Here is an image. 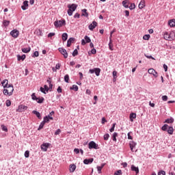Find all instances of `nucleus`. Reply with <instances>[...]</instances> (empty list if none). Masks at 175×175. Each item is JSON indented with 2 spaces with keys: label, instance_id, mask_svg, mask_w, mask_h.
I'll use <instances>...</instances> for the list:
<instances>
[{
  "label": "nucleus",
  "instance_id": "nucleus-1",
  "mask_svg": "<svg viewBox=\"0 0 175 175\" xmlns=\"http://www.w3.org/2000/svg\"><path fill=\"white\" fill-rule=\"evenodd\" d=\"M6 89H4L3 91V94L5 95H8L9 96H11V95H13V91H14V88H13V85L9 84L5 87Z\"/></svg>",
  "mask_w": 175,
  "mask_h": 175
},
{
  "label": "nucleus",
  "instance_id": "nucleus-2",
  "mask_svg": "<svg viewBox=\"0 0 175 175\" xmlns=\"http://www.w3.org/2000/svg\"><path fill=\"white\" fill-rule=\"evenodd\" d=\"M175 38V32H165L164 33V39L165 40H174Z\"/></svg>",
  "mask_w": 175,
  "mask_h": 175
},
{
  "label": "nucleus",
  "instance_id": "nucleus-3",
  "mask_svg": "<svg viewBox=\"0 0 175 175\" xmlns=\"http://www.w3.org/2000/svg\"><path fill=\"white\" fill-rule=\"evenodd\" d=\"M67 8H68V10L67 11V13L68 16H72L73 14V12L77 9V4H68L67 5Z\"/></svg>",
  "mask_w": 175,
  "mask_h": 175
},
{
  "label": "nucleus",
  "instance_id": "nucleus-4",
  "mask_svg": "<svg viewBox=\"0 0 175 175\" xmlns=\"http://www.w3.org/2000/svg\"><path fill=\"white\" fill-rule=\"evenodd\" d=\"M90 150L94 148V150H98L99 148L98 144L95 142L92 141L88 144Z\"/></svg>",
  "mask_w": 175,
  "mask_h": 175
},
{
  "label": "nucleus",
  "instance_id": "nucleus-5",
  "mask_svg": "<svg viewBox=\"0 0 175 175\" xmlns=\"http://www.w3.org/2000/svg\"><path fill=\"white\" fill-rule=\"evenodd\" d=\"M90 73H95L96 76H99L100 75V68H95L94 69H90L89 70Z\"/></svg>",
  "mask_w": 175,
  "mask_h": 175
},
{
  "label": "nucleus",
  "instance_id": "nucleus-6",
  "mask_svg": "<svg viewBox=\"0 0 175 175\" xmlns=\"http://www.w3.org/2000/svg\"><path fill=\"white\" fill-rule=\"evenodd\" d=\"M10 35L11 36H12V38H14L16 39L18 38V35H20V31H18V30L17 29H14L10 32Z\"/></svg>",
  "mask_w": 175,
  "mask_h": 175
},
{
  "label": "nucleus",
  "instance_id": "nucleus-7",
  "mask_svg": "<svg viewBox=\"0 0 175 175\" xmlns=\"http://www.w3.org/2000/svg\"><path fill=\"white\" fill-rule=\"evenodd\" d=\"M65 24V20L63 21H56L54 22V25L56 28H58L59 27H62Z\"/></svg>",
  "mask_w": 175,
  "mask_h": 175
},
{
  "label": "nucleus",
  "instance_id": "nucleus-8",
  "mask_svg": "<svg viewBox=\"0 0 175 175\" xmlns=\"http://www.w3.org/2000/svg\"><path fill=\"white\" fill-rule=\"evenodd\" d=\"M84 39L81 40V44L83 46H84L85 43H91V38H90V37H88V36H85Z\"/></svg>",
  "mask_w": 175,
  "mask_h": 175
},
{
  "label": "nucleus",
  "instance_id": "nucleus-9",
  "mask_svg": "<svg viewBox=\"0 0 175 175\" xmlns=\"http://www.w3.org/2000/svg\"><path fill=\"white\" fill-rule=\"evenodd\" d=\"M59 51L62 54V55H64V58H68V52L66 51V49L64 48H59Z\"/></svg>",
  "mask_w": 175,
  "mask_h": 175
},
{
  "label": "nucleus",
  "instance_id": "nucleus-10",
  "mask_svg": "<svg viewBox=\"0 0 175 175\" xmlns=\"http://www.w3.org/2000/svg\"><path fill=\"white\" fill-rule=\"evenodd\" d=\"M27 107L24 105H21L18 106L17 111H19L20 113H23V111H25L27 110Z\"/></svg>",
  "mask_w": 175,
  "mask_h": 175
},
{
  "label": "nucleus",
  "instance_id": "nucleus-11",
  "mask_svg": "<svg viewBox=\"0 0 175 175\" xmlns=\"http://www.w3.org/2000/svg\"><path fill=\"white\" fill-rule=\"evenodd\" d=\"M148 72L149 73V75H152L154 77H158V72H157V71H155V70H154L153 68H150L148 70Z\"/></svg>",
  "mask_w": 175,
  "mask_h": 175
},
{
  "label": "nucleus",
  "instance_id": "nucleus-12",
  "mask_svg": "<svg viewBox=\"0 0 175 175\" xmlns=\"http://www.w3.org/2000/svg\"><path fill=\"white\" fill-rule=\"evenodd\" d=\"M96 25H98V23H96V21H93L92 23L89 25V29H90V31H94V29L96 28Z\"/></svg>",
  "mask_w": 175,
  "mask_h": 175
},
{
  "label": "nucleus",
  "instance_id": "nucleus-13",
  "mask_svg": "<svg viewBox=\"0 0 175 175\" xmlns=\"http://www.w3.org/2000/svg\"><path fill=\"white\" fill-rule=\"evenodd\" d=\"M136 142H133V141H131L129 142V146H130V148L131 150V151H133V148H135V147H136Z\"/></svg>",
  "mask_w": 175,
  "mask_h": 175
},
{
  "label": "nucleus",
  "instance_id": "nucleus-14",
  "mask_svg": "<svg viewBox=\"0 0 175 175\" xmlns=\"http://www.w3.org/2000/svg\"><path fill=\"white\" fill-rule=\"evenodd\" d=\"M75 42L74 38H70L67 41V47H70V44Z\"/></svg>",
  "mask_w": 175,
  "mask_h": 175
},
{
  "label": "nucleus",
  "instance_id": "nucleus-15",
  "mask_svg": "<svg viewBox=\"0 0 175 175\" xmlns=\"http://www.w3.org/2000/svg\"><path fill=\"white\" fill-rule=\"evenodd\" d=\"M92 162H94V159H85L83 161V163H85V165H89V163H92Z\"/></svg>",
  "mask_w": 175,
  "mask_h": 175
},
{
  "label": "nucleus",
  "instance_id": "nucleus-16",
  "mask_svg": "<svg viewBox=\"0 0 175 175\" xmlns=\"http://www.w3.org/2000/svg\"><path fill=\"white\" fill-rule=\"evenodd\" d=\"M47 148H49V144L41 145V150H42V151H47Z\"/></svg>",
  "mask_w": 175,
  "mask_h": 175
},
{
  "label": "nucleus",
  "instance_id": "nucleus-17",
  "mask_svg": "<svg viewBox=\"0 0 175 175\" xmlns=\"http://www.w3.org/2000/svg\"><path fill=\"white\" fill-rule=\"evenodd\" d=\"M145 3L146 1L144 0L141 1L138 5L139 9H143L146 6Z\"/></svg>",
  "mask_w": 175,
  "mask_h": 175
},
{
  "label": "nucleus",
  "instance_id": "nucleus-18",
  "mask_svg": "<svg viewBox=\"0 0 175 175\" xmlns=\"http://www.w3.org/2000/svg\"><path fill=\"white\" fill-rule=\"evenodd\" d=\"M131 170L135 172L136 174H139V167H135V165H131Z\"/></svg>",
  "mask_w": 175,
  "mask_h": 175
},
{
  "label": "nucleus",
  "instance_id": "nucleus-19",
  "mask_svg": "<svg viewBox=\"0 0 175 175\" xmlns=\"http://www.w3.org/2000/svg\"><path fill=\"white\" fill-rule=\"evenodd\" d=\"M27 8H28V1H25L23 2V5L21 6V8L23 9V10H27Z\"/></svg>",
  "mask_w": 175,
  "mask_h": 175
},
{
  "label": "nucleus",
  "instance_id": "nucleus-20",
  "mask_svg": "<svg viewBox=\"0 0 175 175\" xmlns=\"http://www.w3.org/2000/svg\"><path fill=\"white\" fill-rule=\"evenodd\" d=\"M1 84L3 88H6V87L9 85V81H8V79H5L3 82H1Z\"/></svg>",
  "mask_w": 175,
  "mask_h": 175
},
{
  "label": "nucleus",
  "instance_id": "nucleus-21",
  "mask_svg": "<svg viewBox=\"0 0 175 175\" xmlns=\"http://www.w3.org/2000/svg\"><path fill=\"white\" fill-rule=\"evenodd\" d=\"M167 133L170 135H173V132H174V129L172 126H168V129L167 130Z\"/></svg>",
  "mask_w": 175,
  "mask_h": 175
},
{
  "label": "nucleus",
  "instance_id": "nucleus-22",
  "mask_svg": "<svg viewBox=\"0 0 175 175\" xmlns=\"http://www.w3.org/2000/svg\"><path fill=\"white\" fill-rule=\"evenodd\" d=\"M76 170V165L71 164L70 165V173H73Z\"/></svg>",
  "mask_w": 175,
  "mask_h": 175
},
{
  "label": "nucleus",
  "instance_id": "nucleus-23",
  "mask_svg": "<svg viewBox=\"0 0 175 175\" xmlns=\"http://www.w3.org/2000/svg\"><path fill=\"white\" fill-rule=\"evenodd\" d=\"M135 118H136V113H131L130 114V121H131V122H133V120H134Z\"/></svg>",
  "mask_w": 175,
  "mask_h": 175
},
{
  "label": "nucleus",
  "instance_id": "nucleus-24",
  "mask_svg": "<svg viewBox=\"0 0 175 175\" xmlns=\"http://www.w3.org/2000/svg\"><path fill=\"white\" fill-rule=\"evenodd\" d=\"M168 25H170V27H175V19H172L169 21Z\"/></svg>",
  "mask_w": 175,
  "mask_h": 175
},
{
  "label": "nucleus",
  "instance_id": "nucleus-25",
  "mask_svg": "<svg viewBox=\"0 0 175 175\" xmlns=\"http://www.w3.org/2000/svg\"><path fill=\"white\" fill-rule=\"evenodd\" d=\"M62 40L64 42H66V40H68V33H64L62 36Z\"/></svg>",
  "mask_w": 175,
  "mask_h": 175
},
{
  "label": "nucleus",
  "instance_id": "nucleus-26",
  "mask_svg": "<svg viewBox=\"0 0 175 175\" xmlns=\"http://www.w3.org/2000/svg\"><path fill=\"white\" fill-rule=\"evenodd\" d=\"M25 55H23L22 56H21L20 55H17V58H18V61H24V59H25Z\"/></svg>",
  "mask_w": 175,
  "mask_h": 175
},
{
  "label": "nucleus",
  "instance_id": "nucleus-27",
  "mask_svg": "<svg viewBox=\"0 0 175 175\" xmlns=\"http://www.w3.org/2000/svg\"><path fill=\"white\" fill-rule=\"evenodd\" d=\"M105 167V163L102 164L101 166H98L97 167V170L99 174L102 173V169Z\"/></svg>",
  "mask_w": 175,
  "mask_h": 175
},
{
  "label": "nucleus",
  "instance_id": "nucleus-28",
  "mask_svg": "<svg viewBox=\"0 0 175 175\" xmlns=\"http://www.w3.org/2000/svg\"><path fill=\"white\" fill-rule=\"evenodd\" d=\"M33 114L36 115V117H38V118H39L40 120V118H42V116H40V113H39L37 111H32Z\"/></svg>",
  "mask_w": 175,
  "mask_h": 175
},
{
  "label": "nucleus",
  "instance_id": "nucleus-29",
  "mask_svg": "<svg viewBox=\"0 0 175 175\" xmlns=\"http://www.w3.org/2000/svg\"><path fill=\"white\" fill-rule=\"evenodd\" d=\"M165 122H166L167 124H173V122H174V119H173L172 118L167 119L165 120Z\"/></svg>",
  "mask_w": 175,
  "mask_h": 175
},
{
  "label": "nucleus",
  "instance_id": "nucleus-30",
  "mask_svg": "<svg viewBox=\"0 0 175 175\" xmlns=\"http://www.w3.org/2000/svg\"><path fill=\"white\" fill-rule=\"evenodd\" d=\"M117 136H118V133H113V135H112V140L113 142H117Z\"/></svg>",
  "mask_w": 175,
  "mask_h": 175
},
{
  "label": "nucleus",
  "instance_id": "nucleus-31",
  "mask_svg": "<svg viewBox=\"0 0 175 175\" xmlns=\"http://www.w3.org/2000/svg\"><path fill=\"white\" fill-rule=\"evenodd\" d=\"M22 51L23 53H29V51H31V47H28V48H23L22 49Z\"/></svg>",
  "mask_w": 175,
  "mask_h": 175
},
{
  "label": "nucleus",
  "instance_id": "nucleus-32",
  "mask_svg": "<svg viewBox=\"0 0 175 175\" xmlns=\"http://www.w3.org/2000/svg\"><path fill=\"white\" fill-rule=\"evenodd\" d=\"M122 5L124 6V8H129V5H128V1L124 0L122 1Z\"/></svg>",
  "mask_w": 175,
  "mask_h": 175
},
{
  "label": "nucleus",
  "instance_id": "nucleus-33",
  "mask_svg": "<svg viewBox=\"0 0 175 175\" xmlns=\"http://www.w3.org/2000/svg\"><path fill=\"white\" fill-rule=\"evenodd\" d=\"M83 14L82 16H84V17H88V12H87V10L83 9L82 10Z\"/></svg>",
  "mask_w": 175,
  "mask_h": 175
},
{
  "label": "nucleus",
  "instance_id": "nucleus-34",
  "mask_svg": "<svg viewBox=\"0 0 175 175\" xmlns=\"http://www.w3.org/2000/svg\"><path fill=\"white\" fill-rule=\"evenodd\" d=\"M37 103H43V101L44 100V98H38V100H36Z\"/></svg>",
  "mask_w": 175,
  "mask_h": 175
},
{
  "label": "nucleus",
  "instance_id": "nucleus-35",
  "mask_svg": "<svg viewBox=\"0 0 175 175\" xmlns=\"http://www.w3.org/2000/svg\"><path fill=\"white\" fill-rule=\"evenodd\" d=\"M109 49H111V51H113V42H111V38H109Z\"/></svg>",
  "mask_w": 175,
  "mask_h": 175
},
{
  "label": "nucleus",
  "instance_id": "nucleus-36",
  "mask_svg": "<svg viewBox=\"0 0 175 175\" xmlns=\"http://www.w3.org/2000/svg\"><path fill=\"white\" fill-rule=\"evenodd\" d=\"M168 128H169V125H167V124H164V125L162 126L161 129H162V131H167Z\"/></svg>",
  "mask_w": 175,
  "mask_h": 175
},
{
  "label": "nucleus",
  "instance_id": "nucleus-37",
  "mask_svg": "<svg viewBox=\"0 0 175 175\" xmlns=\"http://www.w3.org/2000/svg\"><path fill=\"white\" fill-rule=\"evenodd\" d=\"M3 24L4 27H8L9 24H10V21L5 20L3 21Z\"/></svg>",
  "mask_w": 175,
  "mask_h": 175
},
{
  "label": "nucleus",
  "instance_id": "nucleus-38",
  "mask_svg": "<svg viewBox=\"0 0 175 175\" xmlns=\"http://www.w3.org/2000/svg\"><path fill=\"white\" fill-rule=\"evenodd\" d=\"M42 122H44V124H46V122H50V120L49 119V116H45L44 118V120L42 121Z\"/></svg>",
  "mask_w": 175,
  "mask_h": 175
},
{
  "label": "nucleus",
  "instance_id": "nucleus-39",
  "mask_svg": "<svg viewBox=\"0 0 175 175\" xmlns=\"http://www.w3.org/2000/svg\"><path fill=\"white\" fill-rule=\"evenodd\" d=\"M150 39V34H146L143 36L144 40H148Z\"/></svg>",
  "mask_w": 175,
  "mask_h": 175
},
{
  "label": "nucleus",
  "instance_id": "nucleus-40",
  "mask_svg": "<svg viewBox=\"0 0 175 175\" xmlns=\"http://www.w3.org/2000/svg\"><path fill=\"white\" fill-rule=\"evenodd\" d=\"M64 81L66 83H69V75H66L64 76Z\"/></svg>",
  "mask_w": 175,
  "mask_h": 175
},
{
  "label": "nucleus",
  "instance_id": "nucleus-41",
  "mask_svg": "<svg viewBox=\"0 0 175 175\" xmlns=\"http://www.w3.org/2000/svg\"><path fill=\"white\" fill-rule=\"evenodd\" d=\"M44 122H42L38 127V131H40V129H42V128L44 126Z\"/></svg>",
  "mask_w": 175,
  "mask_h": 175
},
{
  "label": "nucleus",
  "instance_id": "nucleus-42",
  "mask_svg": "<svg viewBox=\"0 0 175 175\" xmlns=\"http://www.w3.org/2000/svg\"><path fill=\"white\" fill-rule=\"evenodd\" d=\"M116 123H113V124L112 127L109 129V131H110V132H114V129H115V128H116Z\"/></svg>",
  "mask_w": 175,
  "mask_h": 175
},
{
  "label": "nucleus",
  "instance_id": "nucleus-43",
  "mask_svg": "<svg viewBox=\"0 0 175 175\" xmlns=\"http://www.w3.org/2000/svg\"><path fill=\"white\" fill-rule=\"evenodd\" d=\"M31 99H33V100H38V97H36V95H35V93H33L31 94Z\"/></svg>",
  "mask_w": 175,
  "mask_h": 175
},
{
  "label": "nucleus",
  "instance_id": "nucleus-44",
  "mask_svg": "<svg viewBox=\"0 0 175 175\" xmlns=\"http://www.w3.org/2000/svg\"><path fill=\"white\" fill-rule=\"evenodd\" d=\"M1 129H2V131H3L4 132H8V127L5 125H1Z\"/></svg>",
  "mask_w": 175,
  "mask_h": 175
},
{
  "label": "nucleus",
  "instance_id": "nucleus-45",
  "mask_svg": "<svg viewBox=\"0 0 175 175\" xmlns=\"http://www.w3.org/2000/svg\"><path fill=\"white\" fill-rule=\"evenodd\" d=\"M71 89L74 90V91H79V87L77 85H73Z\"/></svg>",
  "mask_w": 175,
  "mask_h": 175
},
{
  "label": "nucleus",
  "instance_id": "nucleus-46",
  "mask_svg": "<svg viewBox=\"0 0 175 175\" xmlns=\"http://www.w3.org/2000/svg\"><path fill=\"white\" fill-rule=\"evenodd\" d=\"M79 54V51H77V49H75L72 53V57H76Z\"/></svg>",
  "mask_w": 175,
  "mask_h": 175
},
{
  "label": "nucleus",
  "instance_id": "nucleus-47",
  "mask_svg": "<svg viewBox=\"0 0 175 175\" xmlns=\"http://www.w3.org/2000/svg\"><path fill=\"white\" fill-rule=\"evenodd\" d=\"M129 8L131 10H133L136 8V5H135V3H131Z\"/></svg>",
  "mask_w": 175,
  "mask_h": 175
},
{
  "label": "nucleus",
  "instance_id": "nucleus-48",
  "mask_svg": "<svg viewBox=\"0 0 175 175\" xmlns=\"http://www.w3.org/2000/svg\"><path fill=\"white\" fill-rule=\"evenodd\" d=\"M121 174H122V171L121 170H119L114 173V175H121Z\"/></svg>",
  "mask_w": 175,
  "mask_h": 175
},
{
  "label": "nucleus",
  "instance_id": "nucleus-49",
  "mask_svg": "<svg viewBox=\"0 0 175 175\" xmlns=\"http://www.w3.org/2000/svg\"><path fill=\"white\" fill-rule=\"evenodd\" d=\"M109 137H110V135L108 133L104 135V140H109Z\"/></svg>",
  "mask_w": 175,
  "mask_h": 175
},
{
  "label": "nucleus",
  "instance_id": "nucleus-50",
  "mask_svg": "<svg viewBox=\"0 0 175 175\" xmlns=\"http://www.w3.org/2000/svg\"><path fill=\"white\" fill-rule=\"evenodd\" d=\"M10 105H12V101H10V100H6V107H9V106H10Z\"/></svg>",
  "mask_w": 175,
  "mask_h": 175
},
{
  "label": "nucleus",
  "instance_id": "nucleus-51",
  "mask_svg": "<svg viewBox=\"0 0 175 175\" xmlns=\"http://www.w3.org/2000/svg\"><path fill=\"white\" fill-rule=\"evenodd\" d=\"M25 158H29V152L28 150L25 152Z\"/></svg>",
  "mask_w": 175,
  "mask_h": 175
},
{
  "label": "nucleus",
  "instance_id": "nucleus-52",
  "mask_svg": "<svg viewBox=\"0 0 175 175\" xmlns=\"http://www.w3.org/2000/svg\"><path fill=\"white\" fill-rule=\"evenodd\" d=\"M158 175H166V172L165 171H160Z\"/></svg>",
  "mask_w": 175,
  "mask_h": 175
},
{
  "label": "nucleus",
  "instance_id": "nucleus-53",
  "mask_svg": "<svg viewBox=\"0 0 175 175\" xmlns=\"http://www.w3.org/2000/svg\"><path fill=\"white\" fill-rule=\"evenodd\" d=\"M161 98L162 100H163L164 102H166V100H167V96H163Z\"/></svg>",
  "mask_w": 175,
  "mask_h": 175
},
{
  "label": "nucleus",
  "instance_id": "nucleus-54",
  "mask_svg": "<svg viewBox=\"0 0 175 175\" xmlns=\"http://www.w3.org/2000/svg\"><path fill=\"white\" fill-rule=\"evenodd\" d=\"M33 57H39V52L35 51L33 53Z\"/></svg>",
  "mask_w": 175,
  "mask_h": 175
},
{
  "label": "nucleus",
  "instance_id": "nucleus-55",
  "mask_svg": "<svg viewBox=\"0 0 175 175\" xmlns=\"http://www.w3.org/2000/svg\"><path fill=\"white\" fill-rule=\"evenodd\" d=\"M54 35H55V33H49L48 34V38H53V36H54Z\"/></svg>",
  "mask_w": 175,
  "mask_h": 175
},
{
  "label": "nucleus",
  "instance_id": "nucleus-56",
  "mask_svg": "<svg viewBox=\"0 0 175 175\" xmlns=\"http://www.w3.org/2000/svg\"><path fill=\"white\" fill-rule=\"evenodd\" d=\"M127 136L129 140H132V139H133L132 136H131V132L128 133Z\"/></svg>",
  "mask_w": 175,
  "mask_h": 175
},
{
  "label": "nucleus",
  "instance_id": "nucleus-57",
  "mask_svg": "<svg viewBox=\"0 0 175 175\" xmlns=\"http://www.w3.org/2000/svg\"><path fill=\"white\" fill-rule=\"evenodd\" d=\"M61 133V129H57L55 132V135H59Z\"/></svg>",
  "mask_w": 175,
  "mask_h": 175
},
{
  "label": "nucleus",
  "instance_id": "nucleus-58",
  "mask_svg": "<svg viewBox=\"0 0 175 175\" xmlns=\"http://www.w3.org/2000/svg\"><path fill=\"white\" fill-rule=\"evenodd\" d=\"M74 152H75V154H79L80 152V150H79V148H75Z\"/></svg>",
  "mask_w": 175,
  "mask_h": 175
},
{
  "label": "nucleus",
  "instance_id": "nucleus-59",
  "mask_svg": "<svg viewBox=\"0 0 175 175\" xmlns=\"http://www.w3.org/2000/svg\"><path fill=\"white\" fill-rule=\"evenodd\" d=\"M91 53H92V54H96V49H95L94 48H93V49L91 50Z\"/></svg>",
  "mask_w": 175,
  "mask_h": 175
},
{
  "label": "nucleus",
  "instance_id": "nucleus-60",
  "mask_svg": "<svg viewBox=\"0 0 175 175\" xmlns=\"http://www.w3.org/2000/svg\"><path fill=\"white\" fill-rule=\"evenodd\" d=\"M145 57H146V58H148L149 59H155V58L152 57L151 55H145Z\"/></svg>",
  "mask_w": 175,
  "mask_h": 175
},
{
  "label": "nucleus",
  "instance_id": "nucleus-61",
  "mask_svg": "<svg viewBox=\"0 0 175 175\" xmlns=\"http://www.w3.org/2000/svg\"><path fill=\"white\" fill-rule=\"evenodd\" d=\"M124 13H125V16H126V17H129V11L125 10V11H124Z\"/></svg>",
  "mask_w": 175,
  "mask_h": 175
},
{
  "label": "nucleus",
  "instance_id": "nucleus-62",
  "mask_svg": "<svg viewBox=\"0 0 175 175\" xmlns=\"http://www.w3.org/2000/svg\"><path fill=\"white\" fill-rule=\"evenodd\" d=\"M40 91H41V92H42L43 94H46V90H45V89L44 88H40Z\"/></svg>",
  "mask_w": 175,
  "mask_h": 175
},
{
  "label": "nucleus",
  "instance_id": "nucleus-63",
  "mask_svg": "<svg viewBox=\"0 0 175 175\" xmlns=\"http://www.w3.org/2000/svg\"><path fill=\"white\" fill-rule=\"evenodd\" d=\"M113 77H117V71L113 72Z\"/></svg>",
  "mask_w": 175,
  "mask_h": 175
},
{
  "label": "nucleus",
  "instance_id": "nucleus-64",
  "mask_svg": "<svg viewBox=\"0 0 175 175\" xmlns=\"http://www.w3.org/2000/svg\"><path fill=\"white\" fill-rule=\"evenodd\" d=\"M59 68H61V64H57L56 66H55V68L56 69H59Z\"/></svg>",
  "mask_w": 175,
  "mask_h": 175
}]
</instances>
